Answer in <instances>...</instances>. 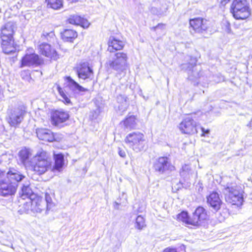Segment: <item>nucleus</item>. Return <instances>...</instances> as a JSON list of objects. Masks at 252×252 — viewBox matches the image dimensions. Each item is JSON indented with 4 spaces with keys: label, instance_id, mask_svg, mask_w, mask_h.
Listing matches in <instances>:
<instances>
[{
    "label": "nucleus",
    "instance_id": "1",
    "mask_svg": "<svg viewBox=\"0 0 252 252\" xmlns=\"http://www.w3.org/2000/svg\"><path fill=\"white\" fill-rule=\"evenodd\" d=\"M54 165L50 153L46 150L38 151L30 160L28 164L29 170L34 174L41 176L49 170L54 172H61L65 165L64 155L62 153L53 154Z\"/></svg>",
    "mask_w": 252,
    "mask_h": 252
},
{
    "label": "nucleus",
    "instance_id": "2",
    "mask_svg": "<svg viewBox=\"0 0 252 252\" xmlns=\"http://www.w3.org/2000/svg\"><path fill=\"white\" fill-rule=\"evenodd\" d=\"M6 175L5 178L0 180V196L6 197L14 195L17 190L18 183L26 177L17 169L10 167L5 173L0 169V179Z\"/></svg>",
    "mask_w": 252,
    "mask_h": 252
},
{
    "label": "nucleus",
    "instance_id": "3",
    "mask_svg": "<svg viewBox=\"0 0 252 252\" xmlns=\"http://www.w3.org/2000/svg\"><path fill=\"white\" fill-rule=\"evenodd\" d=\"M15 30V26L12 22H7L0 29V45L5 54H12L18 50L19 46L14 38Z\"/></svg>",
    "mask_w": 252,
    "mask_h": 252
},
{
    "label": "nucleus",
    "instance_id": "4",
    "mask_svg": "<svg viewBox=\"0 0 252 252\" xmlns=\"http://www.w3.org/2000/svg\"><path fill=\"white\" fill-rule=\"evenodd\" d=\"M210 220L208 211L204 206H197L191 215L187 211H182L177 215V220L187 225L198 227Z\"/></svg>",
    "mask_w": 252,
    "mask_h": 252
},
{
    "label": "nucleus",
    "instance_id": "5",
    "mask_svg": "<svg viewBox=\"0 0 252 252\" xmlns=\"http://www.w3.org/2000/svg\"><path fill=\"white\" fill-rule=\"evenodd\" d=\"M225 201L235 208H240L244 201V191L238 186H227L224 188Z\"/></svg>",
    "mask_w": 252,
    "mask_h": 252
},
{
    "label": "nucleus",
    "instance_id": "6",
    "mask_svg": "<svg viewBox=\"0 0 252 252\" xmlns=\"http://www.w3.org/2000/svg\"><path fill=\"white\" fill-rule=\"evenodd\" d=\"M186 117L180 123L178 128L181 133L189 136L196 135L197 125L195 122L199 118L198 112H193L185 115Z\"/></svg>",
    "mask_w": 252,
    "mask_h": 252
},
{
    "label": "nucleus",
    "instance_id": "7",
    "mask_svg": "<svg viewBox=\"0 0 252 252\" xmlns=\"http://www.w3.org/2000/svg\"><path fill=\"white\" fill-rule=\"evenodd\" d=\"M229 9L233 18L238 20H246L251 14L247 0H233Z\"/></svg>",
    "mask_w": 252,
    "mask_h": 252
},
{
    "label": "nucleus",
    "instance_id": "8",
    "mask_svg": "<svg viewBox=\"0 0 252 252\" xmlns=\"http://www.w3.org/2000/svg\"><path fill=\"white\" fill-rule=\"evenodd\" d=\"M44 206L45 203L43 199L38 195L35 194L23 204L21 211L24 213H28L29 211L38 213L44 210Z\"/></svg>",
    "mask_w": 252,
    "mask_h": 252
},
{
    "label": "nucleus",
    "instance_id": "9",
    "mask_svg": "<svg viewBox=\"0 0 252 252\" xmlns=\"http://www.w3.org/2000/svg\"><path fill=\"white\" fill-rule=\"evenodd\" d=\"M69 119V113L64 110L53 109L50 112V121L54 127L62 128L66 126Z\"/></svg>",
    "mask_w": 252,
    "mask_h": 252
},
{
    "label": "nucleus",
    "instance_id": "10",
    "mask_svg": "<svg viewBox=\"0 0 252 252\" xmlns=\"http://www.w3.org/2000/svg\"><path fill=\"white\" fill-rule=\"evenodd\" d=\"M145 136L140 132H133L127 134L125 138V142L133 151L138 152L143 149L145 146Z\"/></svg>",
    "mask_w": 252,
    "mask_h": 252
},
{
    "label": "nucleus",
    "instance_id": "11",
    "mask_svg": "<svg viewBox=\"0 0 252 252\" xmlns=\"http://www.w3.org/2000/svg\"><path fill=\"white\" fill-rule=\"evenodd\" d=\"M189 28L194 33L202 34L207 32L209 29V21L202 17H196L189 20Z\"/></svg>",
    "mask_w": 252,
    "mask_h": 252
},
{
    "label": "nucleus",
    "instance_id": "12",
    "mask_svg": "<svg viewBox=\"0 0 252 252\" xmlns=\"http://www.w3.org/2000/svg\"><path fill=\"white\" fill-rule=\"evenodd\" d=\"M44 60L34 52L25 54L20 60V67L35 65L41 66L44 64Z\"/></svg>",
    "mask_w": 252,
    "mask_h": 252
},
{
    "label": "nucleus",
    "instance_id": "13",
    "mask_svg": "<svg viewBox=\"0 0 252 252\" xmlns=\"http://www.w3.org/2000/svg\"><path fill=\"white\" fill-rule=\"evenodd\" d=\"M36 134L40 140L46 142H59L62 138L61 133L54 132L47 128H37L36 129Z\"/></svg>",
    "mask_w": 252,
    "mask_h": 252
},
{
    "label": "nucleus",
    "instance_id": "14",
    "mask_svg": "<svg viewBox=\"0 0 252 252\" xmlns=\"http://www.w3.org/2000/svg\"><path fill=\"white\" fill-rule=\"evenodd\" d=\"M128 59L127 54L124 52L115 54V58L109 61V67L115 70H123L127 66Z\"/></svg>",
    "mask_w": 252,
    "mask_h": 252
},
{
    "label": "nucleus",
    "instance_id": "15",
    "mask_svg": "<svg viewBox=\"0 0 252 252\" xmlns=\"http://www.w3.org/2000/svg\"><path fill=\"white\" fill-rule=\"evenodd\" d=\"M75 70L79 79L91 80L94 78L93 69L88 62L78 63L75 67Z\"/></svg>",
    "mask_w": 252,
    "mask_h": 252
},
{
    "label": "nucleus",
    "instance_id": "16",
    "mask_svg": "<svg viewBox=\"0 0 252 252\" xmlns=\"http://www.w3.org/2000/svg\"><path fill=\"white\" fill-rule=\"evenodd\" d=\"M37 50L40 56L49 59L50 61H57L60 58L58 52L49 43L43 42L39 44Z\"/></svg>",
    "mask_w": 252,
    "mask_h": 252
},
{
    "label": "nucleus",
    "instance_id": "17",
    "mask_svg": "<svg viewBox=\"0 0 252 252\" xmlns=\"http://www.w3.org/2000/svg\"><path fill=\"white\" fill-rule=\"evenodd\" d=\"M116 34L121 38L113 35L109 37L107 41V51L110 53H113L123 50L125 46V42L122 39L123 38L122 33L120 32H118Z\"/></svg>",
    "mask_w": 252,
    "mask_h": 252
},
{
    "label": "nucleus",
    "instance_id": "18",
    "mask_svg": "<svg viewBox=\"0 0 252 252\" xmlns=\"http://www.w3.org/2000/svg\"><path fill=\"white\" fill-rule=\"evenodd\" d=\"M208 205L214 211H219L222 207L223 202L219 193L215 190L210 192L206 197Z\"/></svg>",
    "mask_w": 252,
    "mask_h": 252
},
{
    "label": "nucleus",
    "instance_id": "19",
    "mask_svg": "<svg viewBox=\"0 0 252 252\" xmlns=\"http://www.w3.org/2000/svg\"><path fill=\"white\" fill-rule=\"evenodd\" d=\"M153 167L155 171L161 173L175 169L174 166L171 164L169 158L165 156L158 158L154 162Z\"/></svg>",
    "mask_w": 252,
    "mask_h": 252
},
{
    "label": "nucleus",
    "instance_id": "20",
    "mask_svg": "<svg viewBox=\"0 0 252 252\" xmlns=\"http://www.w3.org/2000/svg\"><path fill=\"white\" fill-rule=\"evenodd\" d=\"M78 37V32L73 29H65L60 32L61 39L64 42L72 43Z\"/></svg>",
    "mask_w": 252,
    "mask_h": 252
},
{
    "label": "nucleus",
    "instance_id": "21",
    "mask_svg": "<svg viewBox=\"0 0 252 252\" xmlns=\"http://www.w3.org/2000/svg\"><path fill=\"white\" fill-rule=\"evenodd\" d=\"M26 114L24 110H21L19 113H11L8 116L7 122L9 126L15 128L19 127Z\"/></svg>",
    "mask_w": 252,
    "mask_h": 252
},
{
    "label": "nucleus",
    "instance_id": "22",
    "mask_svg": "<svg viewBox=\"0 0 252 252\" xmlns=\"http://www.w3.org/2000/svg\"><path fill=\"white\" fill-rule=\"evenodd\" d=\"M66 22L71 25H79L83 28H87L90 25L87 19L77 14L70 15Z\"/></svg>",
    "mask_w": 252,
    "mask_h": 252
},
{
    "label": "nucleus",
    "instance_id": "23",
    "mask_svg": "<svg viewBox=\"0 0 252 252\" xmlns=\"http://www.w3.org/2000/svg\"><path fill=\"white\" fill-rule=\"evenodd\" d=\"M34 194L29 186H23L19 194V201H23L26 199L29 200Z\"/></svg>",
    "mask_w": 252,
    "mask_h": 252
},
{
    "label": "nucleus",
    "instance_id": "24",
    "mask_svg": "<svg viewBox=\"0 0 252 252\" xmlns=\"http://www.w3.org/2000/svg\"><path fill=\"white\" fill-rule=\"evenodd\" d=\"M48 8L55 10L61 9L63 7V0H45Z\"/></svg>",
    "mask_w": 252,
    "mask_h": 252
},
{
    "label": "nucleus",
    "instance_id": "25",
    "mask_svg": "<svg viewBox=\"0 0 252 252\" xmlns=\"http://www.w3.org/2000/svg\"><path fill=\"white\" fill-rule=\"evenodd\" d=\"M65 80L70 86H73L79 92H84L88 91V89L83 88L75 81L70 76H65L64 78Z\"/></svg>",
    "mask_w": 252,
    "mask_h": 252
},
{
    "label": "nucleus",
    "instance_id": "26",
    "mask_svg": "<svg viewBox=\"0 0 252 252\" xmlns=\"http://www.w3.org/2000/svg\"><path fill=\"white\" fill-rule=\"evenodd\" d=\"M31 155L32 154L30 149L26 148L21 149L18 154L21 161L24 164L29 159Z\"/></svg>",
    "mask_w": 252,
    "mask_h": 252
},
{
    "label": "nucleus",
    "instance_id": "27",
    "mask_svg": "<svg viewBox=\"0 0 252 252\" xmlns=\"http://www.w3.org/2000/svg\"><path fill=\"white\" fill-rule=\"evenodd\" d=\"M136 117L134 116H130L126 118L122 123H123L124 126L126 128L130 127L131 129L133 128V126L136 124Z\"/></svg>",
    "mask_w": 252,
    "mask_h": 252
},
{
    "label": "nucleus",
    "instance_id": "28",
    "mask_svg": "<svg viewBox=\"0 0 252 252\" xmlns=\"http://www.w3.org/2000/svg\"><path fill=\"white\" fill-rule=\"evenodd\" d=\"M146 226L145 218L141 215L138 216L135 220V227L139 230H142Z\"/></svg>",
    "mask_w": 252,
    "mask_h": 252
},
{
    "label": "nucleus",
    "instance_id": "29",
    "mask_svg": "<svg viewBox=\"0 0 252 252\" xmlns=\"http://www.w3.org/2000/svg\"><path fill=\"white\" fill-rule=\"evenodd\" d=\"M57 89L60 95L63 98V102L64 104H67L71 103V101L67 95L65 94L63 89L59 85H57Z\"/></svg>",
    "mask_w": 252,
    "mask_h": 252
},
{
    "label": "nucleus",
    "instance_id": "30",
    "mask_svg": "<svg viewBox=\"0 0 252 252\" xmlns=\"http://www.w3.org/2000/svg\"><path fill=\"white\" fill-rule=\"evenodd\" d=\"M162 252H178L175 248L167 247L164 249Z\"/></svg>",
    "mask_w": 252,
    "mask_h": 252
},
{
    "label": "nucleus",
    "instance_id": "31",
    "mask_svg": "<svg viewBox=\"0 0 252 252\" xmlns=\"http://www.w3.org/2000/svg\"><path fill=\"white\" fill-rule=\"evenodd\" d=\"M119 155L120 157L122 158H125L126 157V154L124 150L119 149Z\"/></svg>",
    "mask_w": 252,
    "mask_h": 252
},
{
    "label": "nucleus",
    "instance_id": "32",
    "mask_svg": "<svg viewBox=\"0 0 252 252\" xmlns=\"http://www.w3.org/2000/svg\"><path fill=\"white\" fill-rule=\"evenodd\" d=\"M201 131H202V136H204L205 134L209 133L210 132L209 129H205L204 127H201Z\"/></svg>",
    "mask_w": 252,
    "mask_h": 252
},
{
    "label": "nucleus",
    "instance_id": "33",
    "mask_svg": "<svg viewBox=\"0 0 252 252\" xmlns=\"http://www.w3.org/2000/svg\"><path fill=\"white\" fill-rule=\"evenodd\" d=\"M230 0H220V3L222 5H225L227 3H228Z\"/></svg>",
    "mask_w": 252,
    "mask_h": 252
},
{
    "label": "nucleus",
    "instance_id": "34",
    "mask_svg": "<svg viewBox=\"0 0 252 252\" xmlns=\"http://www.w3.org/2000/svg\"><path fill=\"white\" fill-rule=\"evenodd\" d=\"M22 73H27L28 76H30V73L29 72V71L27 70H24L22 71Z\"/></svg>",
    "mask_w": 252,
    "mask_h": 252
},
{
    "label": "nucleus",
    "instance_id": "35",
    "mask_svg": "<svg viewBox=\"0 0 252 252\" xmlns=\"http://www.w3.org/2000/svg\"><path fill=\"white\" fill-rule=\"evenodd\" d=\"M163 25H164V24H162V23L158 24V25L157 26V27H158L159 26H163Z\"/></svg>",
    "mask_w": 252,
    "mask_h": 252
},
{
    "label": "nucleus",
    "instance_id": "36",
    "mask_svg": "<svg viewBox=\"0 0 252 252\" xmlns=\"http://www.w3.org/2000/svg\"><path fill=\"white\" fill-rule=\"evenodd\" d=\"M226 26L228 27V28H229L230 27V24L229 23H227Z\"/></svg>",
    "mask_w": 252,
    "mask_h": 252
},
{
    "label": "nucleus",
    "instance_id": "37",
    "mask_svg": "<svg viewBox=\"0 0 252 252\" xmlns=\"http://www.w3.org/2000/svg\"><path fill=\"white\" fill-rule=\"evenodd\" d=\"M46 200H47V203H50V201H48V200H47V198H46Z\"/></svg>",
    "mask_w": 252,
    "mask_h": 252
}]
</instances>
